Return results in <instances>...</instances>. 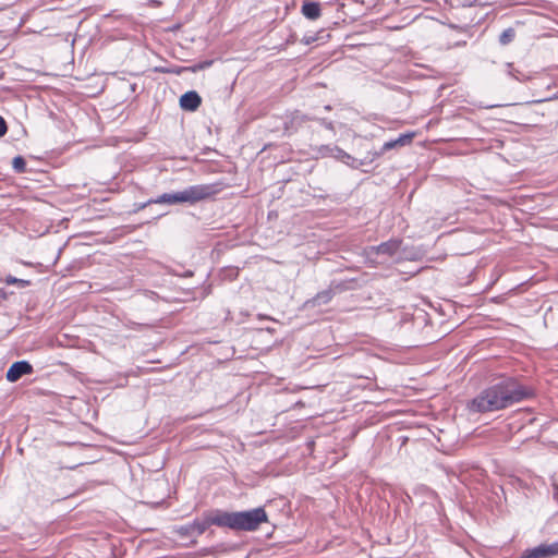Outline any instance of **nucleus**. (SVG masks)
Returning <instances> with one entry per match:
<instances>
[{"instance_id":"nucleus-19","label":"nucleus","mask_w":558,"mask_h":558,"mask_svg":"<svg viewBox=\"0 0 558 558\" xmlns=\"http://www.w3.org/2000/svg\"><path fill=\"white\" fill-rule=\"evenodd\" d=\"M319 123L329 131H335L333 123L331 121H328L327 119H319Z\"/></svg>"},{"instance_id":"nucleus-10","label":"nucleus","mask_w":558,"mask_h":558,"mask_svg":"<svg viewBox=\"0 0 558 558\" xmlns=\"http://www.w3.org/2000/svg\"><path fill=\"white\" fill-rule=\"evenodd\" d=\"M301 12L306 19L315 21L322 15L320 4L314 1H306L303 3Z\"/></svg>"},{"instance_id":"nucleus-5","label":"nucleus","mask_w":558,"mask_h":558,"mask_svg":"<svg viewBox=\"0 0 558 558\" xmlns=\"http://www.w3.org/2000/svg\"><path fill=\"white\" fill-rule=\"evenodd\" d=\"M219 191L218 184H197L181 191V195L183 203L195 204L216 195Z\"/></svg>"},{"instance_id":"nucleus-7","label":"nucleus","mask_w":558,"mask_h":558,"mask_svg":"<svg viewBox=\"0 0 558 558\" xmlns=\"http://www.w3.org/2000/svg\"><path fill=\"white\" fill-rule=\"evenodd\" d=\"M33 373V366L27 361L13 363L7 372V379L10 383L17 381L22 376Z\"/></svg>"},{"instance_id":"nucleus-1","label":"nucleus","mask_w":558,"mask_h":558,"mask_svg":"<svg viewBox=\"0 0 558 558\" xmlns=\"http://www.w3.org/2000/svg\"><path fill=\"white\" fill-rule=\"evenodd\" d=\"M532 396V390L513 378H502L474 397L468 409L475 413L499 411Z\"/></svg>"},{"instance_id":"nucleus-9","label":"nucleus","mask_w":558,"mask_h":558,"mask_svg":"<svg viewBox=\"0 0 558 558\" xmlns=\"http://www.w3.org/2000/svg\"><path fill=\"white\" fill-rule=\"evenodd\" d=\"M413 136H414V133L400 134L396 140L386 142L383 145L380 153L384 154L390 149L405 146L411 143Z\"/></svg>"},{"instance_id":"nucleus-23","label":"nucleus","mask_w":558,"mask_h":558,"mask_svg":"<svg viewBox=\"0 0 558 558\" xmlns=\"http://www.w3.org/2000/svg\"><path fill=\"white\" fill-rule=\"evenodd\" d=\"M556 99H558V94L555 96Z\"/></svg>"},{"instance_id":"nucleus-20","label":"nucleus","mask_w":558,"mask_h":558,"mask_svg":"<svg viewBox=\"0 0 558 558\" xmlns=\"http://www.w3.org/2000/svg\"><path fill=\"white\" fill-rule=\"evenodd\" d=\"M8 131L5 120L0 116V137L3 136Z\"/></svg>"},{"instance_id":"nucleus-4","label":"nucleus","mask_w":558,"mask_h":558,"mask_svg":"<svg viewBox=\"0 0 558 558\" xmlns=\"http://www.w3.org/2000/svg\"><path fill=\"white\" fill-rule=\"evenodd\" d=\"M216 510L204 513L203 518L195 519L193 522L175 527V533L182 538H190L202 535L210 525H216Z\"/></svg>"},{"instance_id":"nucleus-22","label":"nucleus","mask_w":558,"mask_h":558,"mask_svg":"<svg viewBox=\"0 0 558 558\" xmlns=\"http://www.w3.org/2000/svg\"><path fill=\"white\" fill-rule=\"evenodd\" d=\"M555 496H556V498H558V487L555 490Z\"/></svg>"},{"instance_id":"nucleus-21","label":"nucleus","mask_w":558,"mask_h":558,"mask_svg":"<svg viewBox=\"0 0 558 558\" xmlns=\"http://www.w3.org/2000/svg\"><path fill=\"white\" fill-rule=\"evenodd\" d=\"M4 296V292L2 290H0V298H3Z\"/></svg>"},{"instance_id":"nucleus-17","label":"nucleus","mask_w":558,"mask_h":558,"mask_svg":"<svg viewBox=\"0 0 558 558\" xmlns=\"http://www.w3.org/2000/svg\"><path fill=\"white\" fill-rule=\"evenodd\" d=\"M335 149H336V146H331V145H322L316 148L317 154L322 157L332 156V153Z\"/></svg>"},{"instance_id":"nucleus-13","label":"nucleus","mask_w":558,"mask_h":558,"mask_svg":"<svg viewBox=\"0 0 558 558\" xmlns=\"http://www.w3.org/2000/svg\"><path fill=\"white\" fill-rule=\"evenodd\" d=\"M514 36H515V32H514V29H513V28H511V27H509V28L505 29V31L500 34V36H499V43H500L501 45H508V44H510V43L513 40Z\"/></svg>"},{"instance_id":"nucleus-6","label":"nucleus","mask_w":558,"mask_h":558,"mask_svg":"<svg viewBox=\"0 0 558 558\" xmlns=\"http://www.w3.org/2000/svg\"><path fill=\"white\" fill-rule=\"evenodd\" d=\"M526 558H553L558 556V545L556 542L551 544H541L534 548L524 551Z\"/></svg>"},{"instance_id":"nucleus-11","label":"nucleus","mask_w":558,"mask_h":558,"mask_svg":"<svg viewBox=\"0 0 558 558\" xmlns=\"http://www.w3.org/2000/svg\"><path fill=\"white\" fill-rule=\"evenodd\" d=\"M178 203H183L181 191L175 193H163L162 195L149 199L148 204H168L173 205Z\"/></svg>"},{"instance_id":"nucleus-8","label":"nucleus","mask_w":558,"mask_h":558,"mask_svg":"<svg viewBox=\"0 0 558 558\" xmlns=\"http://www.w3.org/2000/svg\"><path fill=\"white\" fill-rule=\"evenodd\" d=\"M201 96L194 90L186 92L180 97V106L186 111H195L201 106Z\"/></svg>"},{"instance_id":"nucleus-16","label":"nucleus","mask_w":558,"mask_h":558,"mask_svg":"<svg viewBox=\"0 0 558 558\" xmlns=\"http://www.w3.org/2000/svg\"><path fill=\"white\" fill-rule=\"evenodd\" d=\"M4 281L7 284H19L22 288H25V287L29 286V283H31L28 280L19 279L13 276L5 277Z\"/></svg>"},{"instance_id":"nucleus-2","label":"nucleus","mask_w":558,"mask_h":558,"mask_svg":"<svg viewBox=\"0 0 558 558\" xmlns=\"http://www.w3.org/2000/svg\"><path fill=\"white\" fill-rule=\"evenodd\" d=\"M217 519L214 520L217 526L229 527L234 531H255L264 522H267V513L262 508L247 511L228 512L216 510Z\"/></svg>"},{"instance_id":"nucleus-18","label":"nucleus","mask_w":558,"mask_h":558,"mask_svg":"<svg viewBox=\"0 0 558 558\" xmlns=\"http://www.w3.org/2000/svg\"><path fill=\"white\" fill-rule=\"evenodd\" d=\"M308 118L304 114H301L300 112H295V114L293 116L292 118V122H295L298 124H301L303 123L304 121H306Z\"/></svg>"},{"instance_id":"nucleus-15","label":"nucleus","mask_w":558,"mask_h":558,"mask_svg":"<svg viewBox=\"0 0 558 558\" xmlns=\"http://www.w3.org/2000/svg\"><path fill=\"white\" fill-rule=\"evenodd\" d=\"M332 157L336 159L341 160L344 163H349V161L352 159V157L347 154L344 150L336 146V149L332 153Z\"/></svg>"},{"instance_id":"nucleus-14","label":"nucleus","mask_w":558,"mask_h":558,"mask_svg":"<svg viewBox=\"0 0 558 558\" xmlns=\"http://www.w3.org/2000/svg\"><path fill=\"white\" fill-rule=\"evenodd\" d=\"M12 167L16 173H24L26 170V162L22 156H16L12 160Z\"/></svg>"},{"instance_id":"nucleus-12","label":"nucleus","mask_w":558,"mask_h":558,"mask_svg":"<svg viewBox=\"0 0 558 558\" xmlns=\"http://www.w3.org/2000/svg\"><path fill=\"white\" fill-rule=\"evenodd\" d=\"M332 298V293L331 291L327 290V291H323V292H319L314 299H313V303L315 305H323V304H327Z\"/></svg>"},{"instance_id":"nucleus-3","label":"nucleus","mask_w":558,"mask_h":558,"mask_svg":"<svg viewBox=\"0 0 558 558\" xmlns=\"http://www.w3.org/2000/svg\"><path fill=\"white\" fill-rule=\"evenodd\" d=\"M400 245L401 240L391 239L377 246L367 247L365 250V256L374 265L384 264L398 253Z\"/></svg>"}]
</instances>
